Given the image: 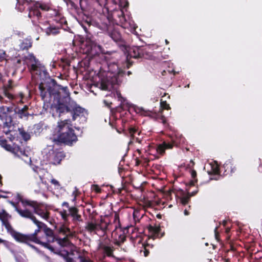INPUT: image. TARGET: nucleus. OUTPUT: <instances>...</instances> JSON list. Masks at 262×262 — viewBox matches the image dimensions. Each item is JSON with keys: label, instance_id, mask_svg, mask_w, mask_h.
<instances>
[{"label": "nucleus", "instance_id": "1", "mask_svg": "<svg viewBox=\"0 0 262 262\" xmlns=\"http://www.w3.org/2000/svg\"><path fill=\"white\" fill-rule=\"evenodd\" d=\"M49 94L51 99H53V103L51 106V109L53 112V115L54 116L53 112L54 111L59 112H64L71 111L73 114V119L75 120L78 117L85 121L87 112L81 107L74 106L72 110L70 107L66 106L63 103V99H67L69 98V93L67 87H62L60 85H54L53 89L49 90Z\"/></svg>", "mask_w": 262, "mask_h": 262}, {"label": "nucleus", "instance_id": "2", "mask_svg": "<svg viewBox=\"0 0 262 262\" xmlns=\"http://www.w3.org/2000/svg\"><path fill=\"white\" fill-rule=\"evenodd\" d=\"M108 72L101 71L98 75L99 79L95 85L102 90L112 91L115 89V84L118 82L117 76L121 73L122 71L115 63L108 66Z\"/></svg>", "mask_w": 262, "mask_h": 262}, {"label": "nucleus", "instance_id": "3", "mask_svg": "<svg viewBox=\"0 0 262 262\" xmlns=\"http://www.w3.org/2000/svg\"><path fill=\"white\" fill-rule=\"evenodd\" d=\"M52 136L54 141L67 144H71L77 140L70 121L68 120L58 122L53 129Z\"/></svg>", "mask_w": 262, "mask_h": 262}, {"label": "nucleus", "instance_id": "4", "mask_svg": "<svg viewBox=\"0 0 262 262\" xmlns=\"http://www.w3.org/2000/svg\"><path fill=\"white\" fill-rule=\"evenodd\" d=\"M43 153L45 154L47 160L54 165L59 164L63 158L62 152L55 151L51 146L45 149Z\"/></svg>", "mask_w": 262, "mask_h": 262}, {"label": "nucleus", "instance_id": "5", "mask_svg": "<svg viewBox=\"0 0 262 262\" xmlns=\"http://www.w3.org/2000/svg\"><path fill=\"white\" fill-rule=\"evenodd\" d=\"M11 204L15 208L16 211L19 213V214L22 217L29 218L31 219L33 222L37 226L38 229L36 230L34 232V235H37L38 232L40 231L43 226L44 224L42 223L37 221L35 218L33 216L31 212L28 209L21 210L18 209L14 204V203L11 202Z\"/></svg>", "mask_w": 262, "mask_h": 262}, {"label": "nucleus", "instance_id": "6", "mask_svg": "<svg viewBox=\"0 0 262 262\" xmlns=\"http://www.w3.org/2000/svg\"><path fill=\"white\" fill-rule=\"evenodd\" d=\"M21 203L24 207H27V206L32 207L35 212L39 215L43 219H47L48 218V213L47 212L42 211L38 209L35 202L28 200H21Z\"/></svg>", "mask_w": 262, "mask_h": 262}, {"label": "nucleus", "instance_id": "7", "mask_svg": "<svg viewBox=\"0 0 262 262\" xmlns=\"http://www.w3.org/2000/svg\"><path fill=\"white\" fill-rule=\"evenodd\" d=\"M40 8L42 10H48L49 9V6L45 4H42L40 3H36L33 7H32L29 12V16L32 17L33 16L38 18L40 15V13L38 10V8Z\"/></svg>", "mask_w": 262, "mask_h": 262}, {"label": "nucleus", "instance_id": "8", "mask_svg": "<svg viewBox=\"0 0 262 262\" xmlns=\"http://www.w3.org/2000/svg\"><path fill=\"white\" fill-rule=\"evenodd\" d=\"M3 147L5 149H6L8 151H11L14 153L17 157L21 158L23 160L27 161V160L26 158H28L27 155H26L24 151L21 150L18 147H12L9 144H5L3 145Z\"/></svg>", "mask_w": 262, "mask_h": 262}, {"label": "nucleus", "instance_id": "9", "mask_svg": "<svg viewBox=\"0 0 262 262\" xmlns=\"http://www.w3.org/2000/svg\"><path fill=\"white\" fill-rule=\"evenodd\" d=\"M173 147V144L170 143H167L166 142H164L162 144H159L157 147V151L158 153L163 155L166 149H171Z\"/></svg>", "mask_w": 262, "mask_h": 262}, {"label": "nucleus", "instance_id": "10", "mask_svg": "<svg viewBox=\"0 0 262 262\" xmlns=\"http://www.w3.org/2000/svg\"><path fill=\"white\" fill-rule=\"evenodd\" d=\"M120 23L122 26L124 28H129L135 29L136 28L135 25L133 22L129 21L128 23L126 21V18L124 16L120 17Z\"/></svg>", "mask_w": 262, "mask_h": 262}, {"label": "nucleus", "instance_id": "11", "mask_svg": "<svg viewBox=\"0 0 262 262\" xmlns=\"http://www.w3.org/2000/svg\"><path fill=\"white\" fill-rule=\"evenodd\" d=\"M12 236L16 241L19 242L24 243L27 241V237L26 235L16 232H13L12 233Z\"/></svg>", "mask_w": 262, "mask_h": 262}, {"label": "nucleus", "instance_id": "12", "mask_svg": "<svg viewBox=\"0 0 262 262\" xmlns=\"http://www.w3.org/2000/svg\"><path fill=\"white\" fill-rule=\"evenodd\" d=\"M173 144L175 145L184 143V139L182 135L177 134L176 135V139H172Z\"/></svg>", "mask_w": 262, "mask_h": 262}, {"label": "nucleus", "instance_id": "13", "mask_svg": "<svg viewBox=\"0 0 262 262\" xmlns=\"http://www.w3.org/2000/svg\"><path fill=\"white\" fill-rule=\"evenodd\" d=\"M198 192V190L194 191L192 193H188V194L186 195H184L181 198V202L183 205H186L188 202L189 198L191 196L194 195Z\"/></svg>", "mask_w": 262, "mask_h": 262}, {"label": "nucleus", "instance_id": "14", "mask_svg": "<svg viewBox=\"0 0 262 262\" xmlns=\"http://www.w3.org/2000/svg\"><path fill=\"white\" fill-rule=\"evenodd\" d=\"M41 29L46 30V32L47 34H56L58 32V29L55 27H52L51 26L48 27L47 28H42L41 27Z\"/></svg>", "mask_w": 262, "mask_h": 262}, {"label": "nucleus", "instance_id": "15", "mask_svg": "<svg viewBox=\"0 0 262 262\" xmlns=\"http://www.w3.org/2000/svg\"><path fill=\"white\" fill-rule=\"evenodd\" d=\"M149 231L150 233L154 236H158V233L160 231V228L159 226H150L149 227Z\"/></svg>", "mask_w": 262, "mask_h": 262}, {"label": "nucleus", "instance_id": "16", "mask_svg": "<svg viewBox=\"0 0 262 262\" xmlns=\"http://www.w3.org/2000/svg\"><path fill=\"white\" fill-rule=\"evenodd\" d=\"M111 37L115 41H118L121 39L120 33L115 30L111 34Z\"/></svg>", "mask_w": 262, "mask_h": 262}, {"label": "nucleus", "instance_id": "17", "mask_svg": "<svg viewBox=\"0 0 262 262\" xmlns=\"http://www.w3.org/2000/svg\"><path fill=\"white\" fill-rule=\"evenodd\" d=\"M97 49L100 50V47L99 46H96V45H92L91 48H89L86 51V53L93 54V50L95 51V52H97Z\"/></svg>", "mask_w": 262, "mask_h": 262}, {"label": "nucleus", "instance_id": "18", "mask_svg": "<svg viewBox=\"0 0 262 262\" xmlns=\"http://www.w3.org/2000/svg\"><path fill=\"white\" fill-rule=\"evenodd\" d=\"M210 166L211 167V171L210 172L214 174H217L219 171L217 164L215 162H214L210 164Z\"/></svg>", "mask_w": 262, "mask_h": 262}, {"label": "nucleus", "instance_id": "19", "mask_svg": "<svg viewBox=\"0 0 262 262\" xmlns=\"http://www.w3.org/2000/svg\"><path fill=\"white\" fill-rule=\"evenodd\" d=\"M59 232L60 233H62L63 234H65L66 236H68L70 234V231L69 228L66 227L65 226H62L60 227L59 229Z\"/></svg>", "mask_w": 262, "mask_h": 262}, {"label": "nucleus", "instance_id": "20", "mask_svg": "<svg viewBox=\"0 0 262 262\" xmlns=\"http://www.w3.org/2000/svg\"><path fill=\"white\" fill-rule=\"evenodd\" d=\"M27 58L30 60V63L31 64L32 66H34L36 63V60L35 57L33 54H29Z\"/></svg>", "mask_w": 262, "mask_h": 262}, {"label": "nucleus", "instance_id": "21", "mask_svg": "<svg viewBox=\"0 0 262 262\" xmlns=\"http://www.w3.org/2000/svg\"><path fill=\"white\" fill-rule=\"evenodd\" d=\"M31 46V42H30V41L26 40H25V42H23V43H21V45H20V48L23 50L27 49L28 48L30 47Z\"/></svg>", "mask_w": 262, "mask_h": 262}, {"label": "nucleus", "instance_id": "22", "mask_svg": "<svg viewBox=\"0 0 262 262\" xmlns=\"http://www.w3.org/2000/svg\"><path fill=\"white\" fill-rule=\"evenodd\" d=\"M44 232H45V234H46V236L47 238H52L53 233H52V230H51L50 229H49L48 228H45L44 229Z\"/></svg>", "mask_w": 262, "mask_h": 262}, {"label": "nucleus", "instance_id": "23", "mask_svg": "<svg viewBox=\"0 0 262 262\" xmlns=\"http://www.w3.org/2000/svg\"><path fill=\"white\" fill-rule=\"evenodd\" d=\"M104 252L107 255L111 256L113 252V249L110 247L105 246L104 247Z\"/></svg>", "mask_w": 262, "mask_h": 262}, {"label": "nucleus", "instance_id": "24", "mask_svg": "<svg viewBox=\"0 0 262 262\" xmlns=\"http://www.w3.org/2000/svg\"><path fill=\"white\" fill-rule=\"evenodd\" d=\"M70 212L72 215L75 216L77 219H78L79 216L77 214V209L74 207L70 208L69 209Z\"/></svg>", "mask_w": 262, "mask_h": 262}, {"label": "nucleus", "instance_id": "25", "mask_svg": "<svg viewBox=\"0 0 262 262\" xmlns=\"http://www.w3.org/2000/svg\"><path fill=\"white\" fill-rule=\"evenodd\" d=\"M232 164H231L230 161H227L224 165V167L226 169V171L229 170V168H231L230 172H233V169H231V166Z\"/></svg>", "mask_w": 262, "mask_h": 262}, {"label": "nucleus", "instance_id": "26", "mask_svg": "<svg viewBox=\"0 0 262 262\" xmlns=\"http://www.w3.org/2000/svg\"><path fill=\"white\" fill-rule=\"evenodd\" d=\"M35 242L36 243H39L40 244H42L43 246H44L46 247H47L48 248H49L51 250H53V249L51 247H49L48 245V243H47L45 241H41V240H40L39 239L36 238L35 239Z\"/></svg>", "mask_w": 262, "mask_h": 262}, {"label": "nucleus", "instance_id": "27", "mask_svg": "<svg viewBox=\"0 0 262 262\" xmlns=\"http://www.w3.org/2000/svg\"><path fill=\"white\" fill-rule=\"evenodd\" d=\"M51 182L52 184H53L55 186L56 188H57V189L60 188V185L59 184V182L57 180H56L54 179H53L51 180Z\"/></svg>", "mask_w": 262, "mask_h": 262}, {"label": "nucleus", "instance_id": "28", "mask_svg": "<svg viewBox=\"0 0 262 262\" xmlns=\"http://www.w3.org/2000/svg\"><path fill=\"white\" fill-rule=\"evenodd\" d=\"M87 228L90 231H93L96 228V225L93 223H89L87 225Z\"/></svg>", "mask_w": 262, "mask_h": 262}, {"label": "nucleus", "instance_id": "29", "mask_svg": "<svg viewBox=\"0 0 262 262\" xmlns=\"http://www.w3.org/2000/svg\"><path fill=\"white\" fill-rule=\"evenodd\" d=\"M58 243L62 246H65L68 244V241L66 238L64 237L62 239L59 240Z\"/></svg>", "mask_w": 262, "mask_h": 262}, {"label": "nucleus", "instance_id": "30", "mask_svg": "<svg viewBox=\"0 0 262 262\" xmlns=\"http://www.w3.org/2000/svg\"><path fill=\"white\" fill-rule=\"evenodd\" d=\"M137 130L134 128H130L129 129V134L130 136L133 138H134L135 137V134L137 132Z\"/></svg>", "mask_w": 262, "mask_h": 262}, {"label": "nucleus", "instance_id": "31", "mask_svg": "<svg viewBox=\"0 0 262 262\" xmlns=\"http://www.w3.org/2000/svg\"><path fill=\"white\" fill-rule=\"evenodd\" d=\"M161 106L163 108L168 110L169 108V105L166 102V101H162L161 102Z\"/></svg>", "mask_w": 262, "mask_h": 262}, {"label": "nucleus", "instance_id": "32", "mask_svg": "<svg viewBox=\"0 0 262 262\" xmlns=\"http://www.w3.org/2000/svg\"><path fill=\"white\" fill-rule=\"evenodd\" d=\"M115 95H116L117 97L119 99V100H120L121 101H122V99L123 100V101H124V99L122 97H121V93L119 92V91H116V93L115 94H114Z\"/></svg>", "mask_w": 262, "mask_h": 262}, {"label": "nucleus", "instance_id": "33", "mask_svg": "<svg viewBox=\"0 0 262 262\" xmlns=\"http://www.w3.org/2000/svg\"><path fill=\"white\" fill-rule=\"evenodd\" d=\"M135 111L137 113H140L141 115H144V112L142 108H137Z\"/></svg>", "mask_w": 262, "mask_h": 262}, {"label": "nucleus", "instance_id": "34", "mask_svg": "<svg viewBox=\"0 0 262 262\" xmlns=\"http://www.w3.org/2000/svg\"><path fill=\"white\" fill-rule=\"evenodd\" d=\"M97 2L100 5H105L106 4L107 0H97Z\"/></svg>", "mask_w": 262, "mask_h": 262}, {"label": "nucleus", "instance_id": "35", "mask_svg": "<svg viewBox=\"0 0 262 262\" xmlns=\"http://www.w3.org/2000/svg\"><path fill=\"white\" fill-rule=\"evenodd\" d=\"M61 215L63 219L66 220L67 217V214L66 212H61Z\"/></svg>", "mask_w": 262, "mask_h": 262}, {"label": "nucleus", "instance_id": "36", "mask_svg": "<svg viewBox=\"0 0 262 262\" xmlns=\"http://www.w3.org/2000/svg\"><path fill=\"white\" fill-rule=\"evenodd\" d=\"M93 189L95 190L96 192H98L100 191V189L99 188L98 186L97 185H94L93 187Z\"/></svg>", "mask_w": 262, "mask_h": 262}, {"label": "nucleus", "instance_id": "37", "mask_svg": "<svg viewBox=\"0 0 262 262\" xmlns=\"http://www.w3.org/2000/svg\"><path fill=\"white\" fill-rule=\"evenodd\" d=\"M196 176V171H194V170H192V171H191V176H192V177L193 179H194V178H195Z\"/></svg>", "mask_w": 262, "mask_h": 262}, {"label": "nucleus", "instance_id": "38", "mask_svg": "<svg viewBox=\"0 0 262 262\" xmlns=\"http://www.w3.org/2000/svg\"><path fill=\"white\" fill-rule=\"evenodd\" d=\"M196 182V180H192L189 183V185L190 186H192V185H194L195 183Z\"/></svg>", "mask_w": 262, "mask_h": 262}, {"label": "nucleus", "instance_id": "39", "mask_svg": "<svg viewBox=\"0 0 262 262\" xmlns=\"http://www.w3.org/2000/svg\"><path fill=\"white\" fill-rule=\"evenodd\" d=\"M144 254L145 256H147L148 254V251L145 248L144 250Z\"/></svg>", "mask_w": 262, "mask_h": 262}, {"label": "nucleus", "instance_id": "40", "mask_svg": "<svg viewBox=\"0 0 262 262\" xmlns=\"http://www.w3.org/2000/svg\"><path fill=\"white\" fill-rule=\"evenodd\" d=\"M24 136V138L26 139V140H27L28 139H29V135L27 134H25L24 135H23Z\"/></svg>", "mask_w": 262, "mask_h": 262}, {"label": "nucleus", "instance_id": "41", "mask_svg": "<svg viewBox=\"0 0 262 262\" xmlns=\"http://www.w3.org/2000/svg\"><path fill=\"white\" fill-rule=\"evenodd\" d=\"M184 214L185 215H188L189 214V212H188L187 210H185V211H184Z\"/></svg>", "mask_w": 262, "mask_h": 262}, {"label": "nucleus", "instance_id": "42", "mask_svg": "<svg viewBox=\"0 0 262 262\" xmlns=\"http://www.w3.org/2000/svg\"><path fill=\"white\" fill-rule=\"evenodd\" d=\"M62 205H63V206H66L68 207V203H67V202H64V203L62 204Z\"/></svg>", "mask_w": 262, "mask_h": 262}, {"label": "nucleus", "instance_id": "43", "mask_svg": "<svg viewBox=\"0 0 262 262\" xmlns=\"http://www.w3.org/2000/svg\"><path fill=\"white\" fill-rule=\"evenodd\" d=\"M216 230H217V228H215V231H214L215 234V237H216V238L217 239V231H216Z\"/></svg>", "mask_w": 262, "mask_h": 262}, {"label": "nucleus", "instance_id": "44", "mask_svg": "<svg viewBox=\"0 0 262 262\" xmlns=\"http://www.w3.org/2000/svg\"><path fill=\"white\" fill-rule=\"evenodd\" d=\"M39 89L41 90V93H42L43 89L41 85H39Z\"/></svg>", "mask_w": 262, "mask_h": 262}, {"label": "nucleus", "instance_id": "45", "mask_svg": "<svg viewBox=\"0 0 262 262\" xmlns=\"http://www.w3.org/2000/svg\"><path fill=\"white\" fill-rule=\"evenodd\" d=\"M67 262H72V260L70 259H67Z\"/></svg>", "mask_w": 262, "mask_h": 262}, {"label": "nucleus", "instance_id": "46", "mask_svg": "<svg viewBox=\"0 0 262 262\" xmlns=\"http://www.w3.org/2000/svg\"><path fill=\"white\" fill-rule=\"evenodd\" d=\"M1 179H2V177L0 176V185H2Z\"/></svg>", "mask_w": 262, "mask_h": 262}, {"label": "nucleus", "instance_id": "47", "mask_svg": "<svg viewBox=\"0 0 262 262\" xmlns=\"http://www.w3.org/2000/svg\"><path fill=\"white\" fill-rule=\"evenodd\" d=\"M190 162L192 163V165H194V162L192 160L190 161Z\"/></svg>", "mask_w": 262, "mask_h": 262}, {"label": "nucleus", "instance_id": "48", "mask_svg": "<svg viewBox=\"0 0 262 262\" xmlns=\"http://www.w3.org/2000/svg\"><path fill=\"white\" fill-rule=\"evenodd\" d=\"M165 42L166 44H168V41H167V40H165Z\"/></svg>", "mask_w": 262, "mask_h": 262}, {"label": "nucleus", "instance_id": "49", "mask_svg": "<svg viewBox=\"0 0 262 262\" xmlns=\"http://www.w3.org/2000/svg\"><path fill=\"white\" fill-rule=\"evenodd\" d=\"M83 2V0H81V1H80L81 5H82Z\"/></svg>", "mask_w": 262, "mask_h": 262}, {"label": "nucleus", "instance_id": "50", "mask_svg": "<svg viewBox=\"0 0 262 262\" xmlns=\"http://www.w3.org/2000/svg\"><path fill=\"white\" fill-rule=\"evenodd\" d=\"M47 242H50V239H47Z\"/></svg>", "mask_w": 262, "mask_h": 262}, {"label": "nucleus", "instance_id": "51", "mask_svg": "<svg viewBox=\"0 0 262 262\" xmlns=\"http://www.w3.org/2000/svg\"><path fill=\"white\" fill-rule=\"evenodd\" d=\"M137 140L139 142H140V141L138 140V138H137Z\"/></svg>", "mask_w": 262, "mask_h": 262}, {"label": "nucleus", "instance_id": "52", "mask_svg": "<svg viewBox=\"0 0 262 262\" xmlns=\"http://www.w3.org/2000/svg\"><path fill=\"white\" fill-rule=\"evenodd\" d=\"M2 241H1V240L0 239V243H2Z\"/></svg>", "mask_w": 262, "mask_h": 262}]
</instances>
